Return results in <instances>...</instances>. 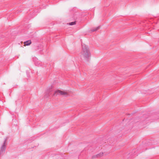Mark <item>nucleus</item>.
<instances>
[{
	"label": "nucleus",
	"mask_w": 159,
	"mask_h": 159,
	"mask_svg": "<svg viewBox=\"0 0 159 159\" xmlns=\"http://www.w3.org/2000/svg\"><path fill=\"white\" fill-rule=\"evenodd\" d=\"M31 43V42L30 40L24 42V44L25 45L28 46L30 45Z\"/></svg>",
	"instance_id": "5"
},
{
	"label": "nucleus",
	"mask_w": 159,
	"mask_h": 159,
	"mask_svg": "<svg viewBox=\"0 0 159 159\" xmlns=\"http://www.w3.org/2000/svg\"><path fill=\"white\" fill-rule=\"evenodd\" d=\"M103 156V153L100 152L97 155H93L92 157V159H94L96 158L101 157Z\"/></svg>",
	"instance_id": "4"
},
{
	"label": "nucleus",
	"mask_w": 159,
	"mask_h": 159,
	"mask_svg": "<svg viewBox=\"0 0 159 159\" xmlns=\"http://www.w3.org/2000/svg\"><path fill=\"white\" fill-rule=\"evenodd\" d=\"M76 21H75L74 22L69 23H68V24L69 25H72L76 24Z\"/></svg>",
	"instance_id": "7"
},
{
	"label": "nucleus",
	"mask_w": 159,
	"mask_h": 159,
	"mask_svg": "<svg viewBox=\"0 0 159 159\" xmlns=\"http://www.w3.org/2000/svg\"><path fill=\"white\" fill-rule=\"evenodd\" d=\"M56 93H57V94L59 93L62 95H67L68 94L67 92L64 91H62L60 90H58L55 91L53 95H54Z\"/></svg>",
	"instance_id": "3"
},
{
	"label": "nucleus",
	"mask_w": 159,
	"mask_h": 159,
	"mask_svg": "<svg viewBox=\"0 0 159 159\" xmlns=\"http://www.w3.org/2000/svg\"><path fill=\"white\" fill-rule=\"evenodd\" d=\"M90 56L91 53L88 47L85 45H82L80 55L81 59L88 61Z\"/></svg>",
	"instance_id": "1"
},
{
	"label": "nucleus",
	"mask_w": 159,
	"mask_h": 159,
	"mask_svg": "<svg viewBox=\"0 0 159 159\" xmlns=\"http://www.w3.org/2000/svg\"><path fill=\"white\" fill-rule=\"evenodd\" d=\"M100 26H98L95 28H93L91 30L92 32H94L96 31L100 28Z\"/></svg>",
	"instance_id": "6"
},
{
	"label": "nucleus",
	"mask_w": 159,
	"mask_h": 159,
	"mask_svg": "<svg viewBox=\"0 0 159 159\" xmlns=\"http://www.w3.org/2000/svg\"><path fill=\"white\" fill-rule=\"evenodd\" d=\"M7 141V139H6L3 144L2 145L1 147L0 148V155H1L3 152L5 151L6 147V143Z\"/></svg>",
	"instance_id": "2"
}]
</instances>
